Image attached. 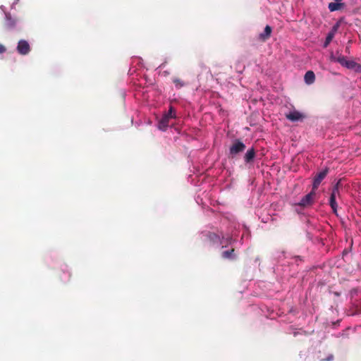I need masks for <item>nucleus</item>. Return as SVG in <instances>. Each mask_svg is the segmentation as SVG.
Returning <instances> with one entry per match:
<instances>
[{"label":"nucleus","instance_id":"obj_23","mask_svg":"<svg viewBox=\"0 0 361 361\" xmlns=\"http://www.w3.org/2000/svg\"><path fill=\"white\" fill-rule=\"evenodd\" d=\"M336 2H340L342 0H335Z\"/></svg>","mask_w":361,"mask_h":361},{"label":"nucleus","instance_id":"obj_3","mask_svg":"<svg viewBox=\"0 0 361 361\" xmlns=\"http://www.w3.org/2000/svg\"><path fill=\"white\" fill-rule=\"evenodd\" d=\"M246 148L245 145L239 140H235L230 147V154L232 156L236 155Z\"/></svg>","mask_w":361,"mask_h":361},{"label":"nucleus","instance_id":"obj_21","mask_svg":"<svg viewBox=\"0 0 361 361\" xmlns=\"http://www.w3.org/2000/svg\"><path fill=\"white\" fill-rule=\"evenodd\" d=\"M244 159L246 162H248V151L245 154Z\"/></svg>","mask_w":361,"mask_h":361},{"label":"nucleus","instance_id":"obj_9","mask_svg":"<svg viewBox=\"0 0 361 361\" xmlns=\"http://www.w3.org/2000/svg\"><path fill=\"white\" fill-rule=\"evenodd\" d=\"M272 28L269 25H267L262 32L259 34V39L263 42L267 40L271 34Z\"/></svg>","mask_w":361,"mask_h":361},{"label":"nucleus","instance_id":"obj_20","mask_svg":"<svg viewBox=\"0 0 361 361\" xmlns=\"http://www.w3.org/2000/svg\"><path fill=\"white\" fill-rule=\"evenodd\" d=\"M6 51V48L3 44H0V54H3Z\"/></svg>","mask_w":361,"mask_h":361},{"label":"nucleus","instance_id":"obj_4","mask_svg":"<svg viewBox=\"0 0 361 361\" xmlns=\"http://www.w3.org/2000/svg\"><path fill=\"white\" fill-rule=\"evenodd\" d=\"M314 196L315 192L314 191H312L310 193L307 194L305 196H304L300 200V201L296 204L304 207L310 206L313 203Z\"/></svg>","mask_w":361,"mask_h":361},{"label":"nucleus","instance_id":"obj_16","mask_svg":"<svg viewBox=\"0 0 361 361\" xmlns=\"http://www.w3.org/2000/svg\"><path fill=\"white\" fill-rule=\"evenodd\" d=\"M234 249L232 248L229 250L224 251L222 252V257L224 259H233V258Z\"/></svg>","mask_w":361,"mask_h":361},{"label":"nucleus","instance_id":"obj_7","mask_svg":"<svg viewBox=\"0 0 361 361\" xmlns=\"http://www.w3.org/2000/svg\"><path fill=\"white\" fill-rule=\"evenodd\" d=\"M286 117L288 120L295 122L302 120L305 116L300 111L293 110L286 114Z\"/></svg>","mask_w":361,"mask_h":361},{"label":"nucleus","instance_id":"obj_14","mask_svg":"<svg viewBox=\"0 0 361 361\" xmlns=\"http://www.w3.org/2000/svg\"><path fill=\"white\" fill-rule=\"evenodd\" d=\"M207 238L209 241L213 244H217L221 243V237L215 233H209L207 235Z\"/></svg>","mask_w":361,"mask_h":361},{"label":"nucleus","instance_id":"obj_1","mask_svg":"<svg viewBox=\"0 0 361 361\" xmlns=\"http://www.w3.org/2000/svg\"><path fill=\"white\" fill-rule=\"evenodd\" d=\"M340 192H339V182H338L332 189V192L329 198V205L333 210L334 214H337L338 210V204L336 202V199L340 197Z\"/></svg>","mask_w":361,"mask_h":361},{"label":"nucleus","instance_id":"obj_2","mask_svg":"<svg viewBox=\"0 0 361 361\" xmlns=\"http://www.w3.org/2000/svg\"><path fill=\"white\" fill-rule=\"evenodd\" d=\"M16 50L20 55H27L30 53L31 48L27 41L20 39L18 42Z\"/></svg>","mask_w":361,"mask_h":361},{"label":"nucleus","instance_id":"obj_22","mask_svg":"<svg viewBox=\"0 0 361 361\" xmlns=\"http://www.w3.org/2000/svg\"><path fill=\"white\" fill-rule=\"evenodd\" d=\"M332 359H333V356H332V355H331V356L328 357H327V359H326V361H331V360H332Z\"/></svg>","mask_w":361,"mask_h":361},{"label":"nucleus","instance_id":"obj_12","mask_svg":"<svg viewBox=\"0 0 361 361\" xmlns=\"http://www.w3.org/2000/svg\"><path fill=\"white\" fill-rule=\"evenodd\" d=\"M305 82L307 85H311L314 82L315 80V75L313 71H307L305 75Z\"/></svg>","mask_w":361,"mask_h":361},{"label":"nucleus","instance_id":"obj_19","mask_svg":"<svg viewBox=\"0 0 361 361\" xmlns=\"http://www.w3.org/2000/svg\"><path fill=\"white\" fill-rule=\"evenodd\" d=\"M255 157V150L251 148L250 149V161Z\"/></svg>","mask_w":361,"mask_h":361},{"label":"nucleus","instance_id":"obj_17","mask_svg":"<svg viewBox=\"0 0 361 361\" xmlns=\"http://www.w3.org/2000/svg\"><path fill=\"white\" fill-rule=\"evenodd\" d=\"M341 5V4H339L338 2H336V3L331 2V3L329 4L328 8L330 10V11H336L340 8Z\"/></svg>","mask_w":361,"mask_h":361},{"label":"nucleus","instance_id":"obj_8","mask_svg":"<svg viewBox=\"0 0 361 361\" xmlns=\"http://www.w3.org/2000/svg\"><path fill=\"white\" fill-rule=\"evenodd\" d=\"M338 24L337 23L335 25H334L332 27L331 30L328 32L326 39H325V42L323 45V47L324 48H326L329 45V44L332 41L333 38L334 37V36L338 30Z\"/></svg>","mask_w":361,"mask_h":361},{"label":"nucleus","instance_id":"obj_13","mask_svg":"<svg viewBox=\"0 0 361 361\" xmlns=\"http://www.w3.org/2000/svg\"><path fill=\"white\" fill-rule=\"evenodd\" d=\"M169 125V116H164L159 121V128L165 130Z\"/></svg>","mask_w":361,"mask_h":361},{"label":"nucleus","instance_id":"obj_15","mask_svg":"<svg viewBox=\"0 0 361 361\" xmlns=\"http://www.w3.org/2000/svg\"><path fill=\"white\" fill-rule=\"evenodd\" d=\"M172 82L177 89H180L186 85V82L178 78H173Z\"/></svg>","mask_w":361,"mask_h":361},{"label":"nucleus","instance_id":"obj_5","mask_svg":"<svg viewBox=\"0 0 361 361\" xmlns=\"http://www.w3.org/2000/svg\"><path fill=\"white\" fill-rule=\"evenodd\" d=\"M327 173H328V169H325L322 170V171H320L319 173H317L314 176L313 183H312L313 190H316L319 187L321 182L326 176Z\"/></svg>","mask_w":361,"mask_h":361},{"label":"nucleus","instance_id":"obj_18","mask_svg":"<svg viewBox=\"0 0 361 361\" xmlns=\"http://www.w3.org/2000/svg\"><path fill=\"white\" fill-rule=\"evenodd\" d=\"M164 116H169V119L172 118H175L176 117V114H175V109H173V107L171 106L169 109V111Z\"/></svg>","mask_w":361,"mask_h":361},{"label":"nucleus","instance_id":"obj_10","mask_svg":"<svg viewBox=\"0 0 361 361\" xmlns=\"http://www.w3.org/2000/svg\"><path fill=\"white\" fill-rule=\"evenodd\" d=\"M344 67L350 70H353L357 73L361 72V66L352 60H347Z\"/></svg>","mask_w":361,"mask_h":361},{"label":"nucleus","instance_id":"obj_11","mask_svg":"<svg viewBox=\"0 0 361 361\" xmlns=\"http://www.w3.org/2000/svg\"><path fill=\"white\" fill-rule=\"evenodd\" d=\"M330 60L331 61L337 62V63H340L343 67L345 66V63L347 61L346 57H345L344 56H343L341 54L336 56V55H334L332 54L330 56Z\"/></svg>","mask_w":361,"mask_h":361},{"label":"nucleus","instance_id":"obj_6","mask_svg":"<svg viewBox=\"0 0 361 361\" xmlns=\"http://www.w3.org/2000/svg\"><path fill=\"white\" fill-rule=\"evenodd\" d=\"M17 20L13 18L8 13H6V19L4 24V27L8 30H13L16 27Z\"/></svg>","mask_w":361,"mask_h":361}]
</instances>
